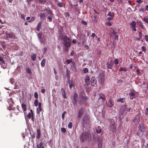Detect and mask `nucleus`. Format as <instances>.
<instances>
[{
    "mask_svg": "<svg viewBox=\"0 0 148 148\" xmlns=\"http://www.w3.org/2000/svg\"><path fill=\"white\" fill-rule=\"evenodd\" d=\"M127 107L126 106L122 105L120 109L119 115L121 118H123L127 113L126 109Z\"/></svg>",
    "mask_w": 148,
    "mask_h": 148,
    "instance_id": "1",
    "label": "nucleus"
},
{
    "mask_svg": "<svg viewBox=\"0 0 148 148\" xmlns=\"http://www.w3.org/2000/svg\"><path fill=\"white\" fill-rule=\"evenodd\" d=\"M90 136L89 132H82L81 135L80 139L82 141L84 142Z\"/></svg>",
    "mask_w": 148,
    "mask_h": 148,
    "instance_id": "2",
    "label": "nucleus"
},
{
    "mask_svg": "<svg viewBox=\"0 0 148 148\" xmlns=\"http://www.w3.org/2000/svg\"><path fill=\"white\" fill-rule=\"evenodd\" d=\"M71 41L69 38L65 36L64 38L63 43L64 45L67 48L71 46Z\"/></svg>",
    "mask_w": 148,
    "mask_h": 148,
    "instance_id": "3",
    "label": "nucleus"
},
{
    "mask_svg": "<svg viewBox=\"0 0 148 148\" xmlns=\"http://www.w3.org/2000/svg\"><path fill=\"white\" fill-rule=\"evenodd\" d=\"M89 119L88 114H85L84 115L82 119L84 125H86L88 124Z\"/></svg>",
    "mask_w": 148,
    "mask_h": 148,
    "instance_id": "4",
    "label": "nucleus"
},
{
    "mask_svg": "<svg viewBox=\"0 0 148 148\" xmlns=\"http://www.w3.org/2000/svg\"><path fill=\"white\" fill-rule=\"evenodd\" d=\"M6 37L7 38H10L14 39H17V37L16 36V34L13 32H11L10 33H6L5 34Z\"/></svg>",
    "mask_w": 148,
    "mask_h": 148,
    "instance_id": "5",
    "label": "nucleus"
},
{
    "mask_svg": "<svg viewBox=\"0 0 148 148\" xmlns=\"http://www.w3.org/2000/svg\"><path fill=\"white\" fill-rule=\"evenodd\" d=\"M0 65L1 67L5 69L6 68L7 64L5 62L4 60L0 57Z\"/></svg>",
    "mask_w": 148,
    "mask_h": 148,
    "instance_id": "6",
    "label": "nucleus"
},
{
    "mask_svg": "<svg viewBox=\"0 0 148 148\" xmlns=\"http://www.w3.org/2000/svg\"><path fill=\"white\" fill-rule=\"evenodd\" d=\"M114 62L112 60H111L110 62H107L106 66L108 69H111L113 65Z\"/></svg>",
    "mask_w": 148,
    "mask_h": 148,
    "instance_id": "7",
    "label": "nucleus"
},
{
    "mask_svg": "<svg viewBox=\"0 0 148 148\" xmlns=\"http://www.w3.org/2000/svg\"><path fill=\"white\" fill-rule=\"evenodd\" d=\"M84 109L83 108H81L79 110L78 112V118H81L84 112Z\"/></svg>",
    "mask_w": 148,
    "mask_h": 148,
    "instance_id": "8",
    "label": "nucleus"
},
{
    "mask_svg": "<svg viewBox=\"0 0 148 148\" xmlns=\"http://www.w3.org/2000/svg\"><path fill=\"white\" fill-rule=\"evenodd\" d=\"M79 103L81 104L85 103L87 101V98L86 97L82 98L79 99Z\"/></svg>",
    "mask_w": 148,
    "mask_h": 148,
    "instance_id": "9",
    "label": "nucleus"
},
{
    "mask_svg": "<svg viewBox=\"0 0 148 148\" xmlns=\"http://www.w3.org/2000/svg\"><path fill=\"white\" fill-rule=\"evenodd\" d=\"M78 95L77 94L75 93L73 97V103L75 105L77 104V98Z\"/></svg>",
    "mask_w": 148,
    "mask_h": 148,
    "instance_id": "10",
    "label": "nucleus"
},
{
    "mask_svg": "<svg viewBox=\"0 0 148 148\" xmlns=\"http://www.w3.org/2000/svg\"><path fill=\"white\" fill-rule=\"evenodd\" d=\"M99 100L102 99V102L103 103L105 100V96L102 93H99Z\"/></svg>",
    "mask_w": 148,
    "mask_h": 148,
    "instance_id": "11",
    "label": "nucleus"
},
{
    "mask_svg": "<svg viewBox=\"0 0 148 148\" xmlns=\"http://www.w3.org/2000/svg\"><path fill=\"white\" fill-rule=\"evenodd\" d=\"M137 24L140 27H141L142 29L145 30V27L144 25H143L141 21H137Z\"/></svg>",
    "mask_w": 148,
    "mask_h": 148,
    "instance_id": "12",
    "label": "nucleus"
},
{
    "mask_svg": "<svg viewBox=\"0 0 148 148\" xmlns=\"http://www.w3.org/2000/svg\"><path fill=\"white\" fill-rule=\"evenodd\" d=\"M91 85L92 86H94L96 84L97 81L95 78L94 77H92L91 79Z\"/></svg>",
    "mask_w": 148,
    "mask_h": 148,
    "instance_id": "13",
    "label": "nucleus"
},
{
    "mask_svg": "<svg viewBox=\"0 0 148 148\" xmlns=\"http://www.w3.org/2000/svg\"><path fill=\"white\" fill-rule=\"evenodd\" d=\"M105 81V78L103 76L100 77L99 80V82L100 84L103 85Z\"/></svg>",
    "mask_w": 148,
    "mask_h": 148,
    "instance_id": "14",
    "label": "nucleus"
},
{
    "mask_svg": "<svg viewBox=\"0 0 148 148\" xmlns=\"http://www.w3.org/2000/svg\"><path fill=\"white\" fill-rule=\"evenodd\" d=\"M110 129L111 132H116V126L115 125L110 126Z\"/></svg>",
    "mask_w": 148,
    "mask_h": 148,
    "instance_id": "15",
    "label": "nucleus"
},
{
    "mask_svg": "<svg viewBox=\"0 0 148 148\" xmlns=\"http://www.w3.org/2000/svg\"><path fill=\"white\" fill-rule=\"evenodd\" d=\"M86 97L85 93L84 92L81 91L79 93V99Z\"/></svg>",
    "mask_w": 148,
    "mask_h": 148,
    "instance_id": "16",
    "label": "nucleus"
},
{
    "mask_svg": "<svg viewBox=\"0 0 148 148\" xmlns=\"http://www.w3.org/2000/svg\"><path fill=\"white\" fill-rule=\"evenodd\" d=\"M61 93L62 95L64 98H66V95L65 93V90L63 88H61Z\"/></svg>",
    "mask_w": 148,
    "mask_h": 148,
    "instance_id": "17",
    "label": "nucleus"
},
{
    "mask_svg": "<svg viewBox=\"0 0 148 148\" xmlns=\"http://www.w3.org/2000/svg\"><path fill=\"white\" fill-rule=\"evenodd\" d=\"M37 135L36 136V138L37 139H39L40 138L41 136L40 131L39 129H38L37 130Z\"/></svg>",
    "mask_w": 148,
    "mask_h": 148,
    "instance_id": "18",
    "label": "nucleus"
},
{
    "mask_svg": "<svg viewBox=\"0 0 148 148\" xmlns=\"http://www.w3.org/2000/svg\"><path fill=\"white\" fill-rule=\"evenodd\" d=\"M114 105V103L111 99H110L108 102V105L110 107H112Z\"/></svg>",
    "mask_w": 148,
    "mask_h": 148,
    "instance_id": "19",
    "label": "nucleus"
},
{
    "mask_svg": "<svg viewBox=\"0 0 148 148\" xmlns=\"http://www.w3.org/2000/svg\"><path fill=\"white\" fill-rule=\"evenodd\" d=\"M138 127L139 128L140 130L142 132L144 131L145 127L143 124H140L138 126Z\"/></svg>",
    "mask_w": 148,
    "mask_h": 148,
    "instance_id": "20",
    "label": "nucleus"
},
{
    "mask_svg": "<svg viewBox=\"0 0 148 148\" xmlns=\"http://www.w3.org/2000/svg\"><path fill=\"white\" fill-rule=\"evenodd\" d=\"M46 11L47 13L50 16H51L53 14L52 11L49 8L47 9L46 10Z\"/></svg>",
    "mask_w": 148,
    "mask_h": 148,
    "instance_id": "21",
    "label": "nucleus"
},
{
    "mask_svg": "<svg viewBox=\"0 0 148 148\" xmlns=\"http://www.w3.org/2000/svg\"><path fill=\"white\" fill-rule=\"evenodd\" d=\"M85 82L86 84L87 85H90V78L88 76L86 77V78L85 79Z\"/></svg>",
    "mask_w": 148,
    "mask_h": 148,
    "instance_id": "22",
    "label": "nucleus"
},
{
    "mask_svg": "<svg viewBox=\"0 0 148 148\" xmlns=\"http://www.w3.org/2000/svg\"><path fill=\"white\" fill-rule=\"evenodd\" d=\"M69 87L70 89H71L72 87H74V84L73 81L70 80L69 81Z\"/></svg>",
    "mask_w": 148,
    "mask_h": 148,
    "instance_id": "23",
    "label": "nucleus"
},
{
    "mask_svg": "<svg viewBox=\"0 0 148 148\" xmlns=\"http://www.w3.org/2000/svg\"><path fill=\"white\" fill-rule=\"evenodd\" d=\"M41 25V21L39 22L38 23L36 26V30L38 31H39L40 28V27Z\"/></svg>",
    "mask_w": 148,
    "mask_h": 148,
    "instance_id": "24",
    "label": "nucleus"
},
{
    "mask_svg": "<svg viewBox=\"0 0 148 148\" xmlns=\"http://www.w3.org/2000/svg\"><path fill=\"white\" fill-rule=\"evenodd\" d=\"M22 108L23 110L24 111H25L27 110L26 106L25 104L22 103L21 105Z\"/></svg>",
    "mask_w": 148,
    "mask_h": 148,
    "instance_id": "25",
    "label": "nucleus"
},
{
    "mask_svg": "<svg viewBox=\"0 0 148 148\" xmlns=\"http://www.w3.org/2000/svg\"><path fill=\"white\" fill-rule=\"evenodd\" d=\"M39 3L42 4H45L47 2V0H36Z\"/></svg>",
    "mask_w": 148,
    "mask_h": 148,
    "instance_id": "26",
    "label": "nucleus"
},
{
    "mask_svg": "<svg viewBox=\"0 0 148 148\" xmlns=\"http://www.w3.org/2000/svg\"><path fill=\"white\" fill-rule=\"evenodd\" d=\"M37 146L38 148H44V147L43 145V143L41 142H40L39 145H37Z\"/></svg>",
    "mask_w": 148,
    "mask_h": 148,
    "instance_id": "27",
    "label": "nucleus"
},
{
    "mask_svg": "<svg viewBox=\"0 0 148 148\" xmlns=\"http://www.w3.org/2000/svg\"><path fill=\"white\" fill-rule=\"evenodd\" d=\"M143 20L144 21L147 23H148V16H145L143 18Z\"/></svg>",
    "mask_w": 148,
    "mask_h": 148,
    "instance_id": "28",
    "label": "nucleus"
},
{
    "mask_svg": "<svg viewBox=\"0 0 148 148\" xmlns=\"http://www.w3.org/2000/svg\"><path fill=\"white\" fill-rule=\"evenodd\" d=\"M40 18H42V19H44L45 18V15L44 13L40 14Z\"/></svg>",
    "mask_w": 148,
    "mask_h": 148,
    "instance_id": "29",
    "label": "nucleus"
},
{
    "mask_svg": "<svg viewBox=\"0 0 148 148\" xmlns=\"http://www.w3.org/2000/svg\"><path fill=\"white\" fill-rule=\"evenodd\" d=\"M46 60L45 59H43L41 62V65L43 67L45 66Z\"/></svg>",
    "mask_w": 148,
    "mask_h": 148,
    "instance_id": "30",
    "label": "nucleus"
},
{
    "mask_svg": "<svg viewBox=\"0 0 148 148\" xmlns=\"http://www.w3.org/2000/svg\"><path fill=\"white\" fill-rule=\"evenodd\" d=\"M26 71L30 74H31L32 72L31 69L29 68L28 67H27L25 69Z\"/></svg>",
    "mask_w": 148,
    "mask_h": 148,
    "instance_id": "31",
    "label": "nucleus"
},
{
    "mask_svg": "<svg viewBox=\"0 0 148 148\" xmlns=\"http://www.w3.org/2000/svg\"><path fill=\"white\" fill-rule=\"evenodd\" d=\"M98 145L102 144V140L100 138H98L97 139Z\"/></svg>",
    "mask_w": 148,
    "mask_h": 148,
    "instance_id": "32",
    "label": "nucleus"
},
{
    "mask_svg": "<svg viewBox=\"0 0 148 148\" xmlns=\"http://www.w3.org/2000/svg\"><path fill=\"white\" fill-rule=\"evenodd\" d=\"M127 71V69L125 67L120 68L119 69V71H123L125 72Z\"/></svg>",
    "mask_w": 148,
    "mask_h": 148,
    "instance_id": "33",
    "label": "nucleus"
},
{
    "mask_svg": "<svg viewBox=\"0 0 148 148\" xmlns=\"http://www.w3.org/2000/svg\"><path fill=\"white\" fill-rule=\"evenodd\" d=\"M36 55L35 54H34L33 55L31 56V59L33 61H34L35 60L36 58Z\"/></svg>",
    "mask_w": 148,
    "mask_h": 148,
    "instance_id": "34",
    "label": "nucleus"
},
{
    "mask_svg": "<svg viewBox=\"0 0 148 148\" xmlns=\"http://www.w3.org/2000/svg\"><path fill=\"white\" fill-rule=\"evenodd\" d=\"M139 121V118L138 116L135 117V118L134 120V122H136V121L137 123H138Z\"/></svg>",
    "mask_w": 148,
    "mask_h": 148,
    "instance_id": "35",
    "label": "nucleus"
},
{
    "mask_svg": "<svg viewBox=\"0 0 148 148\" xmlns=\"http://www.w3.org/2000/svg\"><path fill=\"white\" fill-rule=\"evenodd\" d=\"M131 27H135L136 25V23L134 21H132L130 24Z\"/></svg>",
    "mask_w": 148,
    "mask_h": 148,
    "instance_id": "36",
    "label": "nucleus"
},
{
    "mask_svg": "<svg viewBox=\"0 0 148 148\" xmlns=\"http://www.w3.org/2000/svg\"><path fill=\"white\" fill-rule=\"evenodd\" d=\"M88 69L87 68H85L83 69V72L84 73H86L88 72Z\"/></svg>",
    "mask_w": 148,
    "mask_h": 148,
    "instance_id": "37",
    "label": "nucleus"
},
{
    "mask_svg": "<svg viewBox=\"0 0 148 148\" xmlns=\"http://www.w3.org/2000/svg\"><path fill=\"white\" fill-rule=\"evenodd\" d=\"M30 112H32V121L34 122V113L32 110H30Z\"/></svg>",
    "mask_w": 148,
    "mask_h": 148,
    "instance_id": "38",
    "label": "nucleus"
},
{
    "mask_svg": "<svg viewBox=\"0 0 148 148\" xmlns=\"http://www.w3.org/2000/svg\"><path fill=\"white\" fill-rule=\"evenodd\" d=\"M72 126H73L72 123L71 122H70L69 123L68 125V128L70 129H71L72 128Z\"/></svg>",
    "mask_w": 148,
    "mask_h": 148,
    "instance_id": "39",
    "label": "nucleus"
},
{
    "mask_svg": "<svg viewBox=\"0 0 148 148\" xmlns=\"http://www.w3.org/2000/svg\"><path fill=\"white\" fill-rule=\"evenodd\" d=\"M32 112H30V113L29 112L27 114V116L29 119H30L32 116Z\"/></svg>",
    "mask_w": 148,
    "mask_h": 148,
    "instance_id": "40",
    "label": "nucleus"
},
{
    "mask_svg": "<svg viewBox=\"0 0 148 148\" xmlns=\"http://www.w3.org/2000/svg\"><path fill=\"white\" fill-rule=\"evenodd\" d=\"M110 126L115 125V124H114V121L113 120H111V121L110 122Z\"/></svg>",
    "mask_w": 148,
    "mask_h": 148,
    "instance_id": "41",
    "label": "nucleus"
},
{
    "mask_svg": "<svg viewBox=\"0 0 148 148\" xmlns=\"http://www.w3.org/2000/svg\"><path fill=\"white\" fill-rule=\"evenodd\" d=\"M38 106L39 111H41L42 110L41 108V104L40 103H38Z\"/></svg>",
    "mask_w": 148,
    "mask_h": 148,
    "instance_id": "42",
    "label": "nucleus"
},
{
    "mask_svg": "<svg viewBox=\"0 0 148 148\" xmlns=\"http://www.w3.org/2000/svg\"><path fill=\"white\" fill-rule=\"evenodd\" d=\"M34 103L35 106L37 107L38 105V101L37 99H35L34 100Z\"/></svg>",
    "mask_w": 148,
    "mask_h": 148,
    "instance_id": "43",
    "label": "nucleus"
},
{
    "mask_svg": "<svg viewBox=\"0 0 148 148\" xmlns=\"http://www.w3.org/2000/svg\"><path fill=\"white\" fill-rule=\"evenodd\" d=\"M72 61V59H71L70 60H67L66 62L67 64H69L71 63Z\"/></svg>",
    "mask_w": 148,
    "mask_h": 148,
    "instance_id": "44",
    "label": "nucleus"
},
{
    "mask_svg": "<svg viewBox=\"0 0 148 148\" xmlns=\"http://www.w3.org/2000/svg\"><path fill=\"white\" fill-rule=\"evenodd\" d=\"M113 34L115 35V39L116 40H118V36L115 33V32H113Z\"/></svg>",
    "mask_w": 148,
    "mask_h": 148,
    "instance_id": "45",
    "label": "nucleus"
},
{
    "mask_svg": "<svg viewBox=\"0 0 148 148\" xmlns=\"http://www.w3.org/2000/svg\"><path fill=\"white\" fill-rule=\"evenodd\" d=\"M57 5L60 7H63V4L62 3L59 2L58 3Z\"/></svg>",
    "mask_w": 148,
    "mask_h": 148,
    "instance_id": "46",
    "label": "nucleus"
},
{
    "mask_svg": "<svg viewBox=\"0 0 148 148\" xmlns=\"http://www.w3.org/2000/svg\"><path fill=\"white\" fill-rule=\"evenodd\" d=\"M35 19V17L34 16H32L31 17L30 20L29 21H28V22H32Z\"/></svg>",
    "mask_w": 148,
    "mask_h": 148,
    "instance_id": "47",
    "label": "nucleus"
},
{
    "mask_svg": "<svg viewBox=\"0 0 148 148\" xmlns=\"http://www.w3.org/2000/svg\"><path fill=\"white\" fill-rule=\"evenodd\" d=\"M34 97L36 98L37 99L38 98V93L37 92H35L34 93Z\"/></svg>",
    "mask_w": 148,
    "mask_h": 148,
    "instance_id": "48",
    "label": "nucleus"
},
{
    "mask_svg": "<svg viewBox=\"0 0 148 148\" xmlns=\"http://www.w3.org/2000/svg\"><path fill=\"white\" fill-rule=\"evenodd\" d=\"M108 16H109L111 17H113V16L112 13L110 12H109L108 13V14L107 15Z\"/></svg>",
    "mask_w": 148,
    "mask_h": 148,
    "instance_id": "49",
    "label": "nucleus"
},
{
    "mask_svg": "<svg viewBox=\"0 0 148 148\" xmlns=\"http://www.w3.org/2000/svg\"><path fill=\"white\" fill-rule=\"evenodd\" d=\"M119 63V61L118 59H116L114 60V63L116 64H118Z\"/></svg>",
    "mask_w": 148,
    "mask_h": 148,
    "instance_id": "50",
    "label": "nucleus"
},
{
    "mask_svg": "<svg viewBox=\"0 0 148 148\" xmlns=\"http://www.w3.org/2000/svg\"><path fill=\"white\" fill-rule=\"evenodd\" d=\"M66 111H64L63 112V113L62 114V118L63 119H64V115L66 113Z\"/></svg>",
    "mask_w": 148,
    "mask_h": 148,
    "instance_id": "51",
    "label": "nucleus"
},
{
    "mask_svg": "<svg viewBox=\"0 0 148 148\" xmlns=\"http://www.w3.org/2000/svg\"><path fill=\"white\" fill-rule=\"evenodd\" d=\"M49 22H51L52 20V18L51 16H48L47 18Z\"/></svg>",
    "mask_w": 148,
    "mask_h": 148,
    "instance_id": "52",
    "label": "nucleus"
},
{
    "mask_svg": "<svg viewBox=\"0 0 148 148\" xmlns=\"http://www.w3.org/2000/svg\"><path fill=\"white\" fill-rule=\"evenodd\" d=\"M21 17L23 19L25 20V16L23 14H21Z\"/></svg>",
    "mask_w": 148,
    "mask_h": 148,
    "instance_id": "53",
    "label": "nucleus"
},
{
    "mask_svg": "<svg viewBox=\"0 0 148 148\" xmlns=\"http://www.w3.org/2000/svg\"><path fill=\"white\" fill-rule=\"evenodd\" d=\"M71 66H74L75 65V63L73 61H72L71 63Z\"/></svg>",
    "mask_w": 148,
    "mask_h": 148,
    "instance_id": "54",
    "label": "nucleus"
},
{
    "mask_svg": "<svg viewBox=\"0 0 148 148\" xmlns=\"http://www.w3.org/2000/svg\"><path fill=\"white\" fill-rule=\"evenodd\" d=\"M123 98H121L118 99V101L119 102H120L122 103L123 102Z\"/></svg>",
    "mask_w": 148,
    "mask_h": 148,
    "instance_id": "55",
    "label": "nucleus"
},
{
    "mask_svg": "<svg viewBox=\"0 0 148 148\" xmlns=\"http://www.w3.org/2000/svg\"><path fill=\"white\" fill-rule=\"evenodd\" d=\"M145 38L147 42H148V36L146 35L145 36Z\"/></svg>",
    "mask_w": 148,
    "mask_h": 148,
    "instance_id": "56",
    "label": "nucleus"
},
{
    "mask_svg": "<svg viewBox=\"0 0 148 148\" xmlns=\"http://www.w3.org/2000/svg\"><path fill=\"white\" fill-rule=\"evenodd\" d=\"M61 131L63 132H66V129L64 128H62L61 129Z\"/></svg>",
    "mask_w": 148,
    "mask_h": 148,
    "instance_id": "57",
    "label": "nucleus"
},
{
    "mask_svg": "<svg viewBox=\"0 0 148 148\" xmlns=\"http://www.w3.org/2000/svg\"><path fill=\"white\" fill-rule=\"evenodd\" d=\"M136 1L137 3L140 4L143 2L142 0H136Z\"/></svg>",
    "mask_w": 148,
    "mask_h": 148,
    "instance_id": "58",
    "label": "nucleus"
},
{
    "mask_svg": "<svg viewBox=\"0 0 148 148\" xmlns=\"http://www.w3.org/2000/svg\"><path fill=\"white\" fill-rule=\"evenodd\" d=\"M10 82L11 84H13L14 83V81L12 79H10Z\"/></svg>",
    "mask_w": 148,
    "mask_h": 148,
    "instance_id": "59",
    "label": "nucleus"
},
{
    "mask_svg": "<svg viewBox=\"0 0 148 148\" xmlns=\"http://www.w3.org/2000/svg\"><path fill=\"white\" fill-rule=\"evenodd\" d=\"M139 34V38L141 39L142 38V34L141 32H138Z\"/></svg>",
    "mask_w": 148,
    "mask_h": 148,
    "instance_id": "60",
    "label": "nucleus"
},
{
    "mask_svg": "<svg viewBox=\"0 0 148 148\" xmlns=\"http://www.w3.org/2000/svg\"><path fill=\"white\" fill-rule=\"evenodd\" d=\"M12 98H10V99H9L8 101H10V102H9V103H10V105H11L13 103V102L12 101Z\"/></svg>",
    "mask_w": 148,
    "mask_h": 148,
    "instance_id": "61",
    "label": "nucleus"
},
{
    "mask_svg": "<svg viewBox=\"0 0 148 148\" xmlns=\"http://www.w3.org/2000/svg\"><path fill=\"white\" fill-rule=\"evenodd\" d=\"M130 95L132 97H134L135 96V93L133 92H131L130 93Z\"/></svg>",
    "mask_w": 148,
    "mask_h": 148,
    "instance_id": "62",
    "label": "nucleus"
},
{
    "mask_svg": "<svg viewBox=\"0 0 148 148\" xmlns=\"http://www.w3.org/2000/svg\"><path fill=\"white\" fill-rule=\"evenodd\" d=\"M142 49L143 51H145L146 50V48L144 46H142Z\"/></svg>",
    "mask_w": 148,
    "mask_h": 148,
    "instance_id": "63",
    "label": "nucleus"
},
{
    "mask_svg": "<svg viewBox=\"0 0 148 148\" xmlns=\"http://www.w3.org/2000/svg\"><path fill=\"white\" fill-rule=\"evenodd\" d=\"M132 29L133 30V31H136V27H131Z\"/></svg>",
    "mask_w": 148,
    "mask_h": 148,
    "instance_id": "64",
    "label": "nucleus"
}]
</instances>
